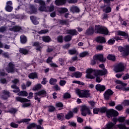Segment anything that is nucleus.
I'll list each match as a JSON object with an SVG mask.
<instances>
[{"instance_id":"f257e3e1","label":"nucleus","mask_w":129,"mask_h":129,"mask_svg":"<svg viewBox=\"0 0 129 129\" xmlns=\"http://www.w3.org/2000/svg\"><path fill=\"white\" fill-rule=\"evenodd\" d=\"M86 77L88 79H94L95 76H103L106 73V71L103 72L102 71H96L92 69H88L86 70Z\"/></svg>"},{"instance_id":"f03ea898","label":"nucleus","mask_w":129,"mask_h":129,"mask_svg":"<svg viewBox=\"0 0 129 129\" xmlns=\"http://www.w3.org/2000/svg\"><path fill=\"white\" fill-rule=\"evenodd\" d=\"M76 93L81 98H88L91 95L89 90H81L78 89L76 90Z\"/></svg>"},{"instance_id":"7ed1b4c3","label":"nucleus","mask_w":129,"mask_h":129,"mask_svg":"<svg viewBox=\"0 0 129 129\" xmlns=\"http://www.w3.org/2000/svg\"><path fill=\"white\" fill-rule=\"evenodd\" d=\"M95 31L97 34H102L103 35H108V29L104 26L100 25H95Z\"/></svg>"},{"instance_id":"20e7f679","label":"nucleus","mask_w":129,"mask_h":129,"mask_svg":"<svg viewBox=\"0 0 129 129\" xmlns=\"http://www.w3.org/2000/svg\"><path fill=\"white\" fill-rule=\"evenodd\" d=\"M96 60H98L100 62L102 63H104L106 61V58L103 57V54H96L93 57V59L91 60V65H95L96 64Z\"/></svg>"},{"instance_id":"39448f33","label":"nucleus","mask_w":129,"mask_h":129,"mask_svg":"<svg viewBox=\"0 0 129 129\" xmlns=\"http://www.w3.org/2000/svg\"><path fill=\"white\" fill-rule=\"evenodd\" d=\"M47 94V92L45 90H40L34 93V99L37 100L38 103L41 101V97H44Z\"/></svg>"},{"instance_id":"423d86ee","label":"nucleus","mask_w":129,"mask_h":129,"mask_svg":"<svg viewBox=\"0 0 129 129\" xmlns=\"http://www.w3.org/2000/svg\"><path fill=\"white\" fill-rule=\"evenodd\" d=\"M124 71V64L123 63L120 62L116 63L114 67V71L115 73H118L119 72H122Z\"/></svg>"},{"instance_id":"0eeeda50","label":"nucleus","mask_w":129,"mask_h":129,"mask_svg":"<svg viewBox=\"0 0 129 129\" xmlns=\"http://www.w3.org/2000/svg\"><path fill=\"white\" fill-rule=\"evenodd\" d=\"M118 51L122 52V55L124 57H126L129 55V45H125L124 47L120 46L118 47Z\"/></svg>"},{"instance_id":"6e6552de","label":"nucleus","mask_w":129,"mask_h":129,"mask_svg":"<svg viewBox=\"0 0 129 129\" xmlns=\"http://www.w3.org/2000/svg\"><path fill=\"white\" fill-rule=\"evenodd\" d=\"M8 66V67L6 68V70L8 73H15L16 71H18V69L15 68L14 62H9Z\"/></svg>"},{"instance_id":"1a4fd4ad","label":"nucleus","mask_w":129,"mask_h":129,"mask_svg":"<svg viewBox=\"0 0 129 129\" xmlns=\"http://www.w3.org/2000/svg\"><path fill=\"white\" fill-rule=\"evenodd\" d=\"M81 114L83 116H86L87 114L90 115V114H92L91 113V111H90V109L87 106H83L81 108Z\"/></svg>"},{"instance_id":"9d476101","label":"nucleus","mask_w":129,"mask_h":129,"mask_svg":"<svg viewBox=\"0 0 129 129\" xmlns=\"http://www.w3.org/2000/svg\"><path fill=\"white\" fill-rule=\"evenodd\" d=\"M106 115L108 118H110L112 116H117L118 115V112L113 109H110L106 111Z\"/></svg>"},{"instance_id":"9b49d317","label":"nucleus","mask_w":129,"mask_h":129,"mask_svg":"<svg viewBox=\"0 0 129 129\" xmlns=\"http://www.w3.org/2000/svg\"><path fill=\"white\" fill-rule=\"evenodd\" d=\"M113 91L110 89L107 90L104 93V98L105 100H110L111 96L113 95Z\"/></svg>"},{"instance_id":"f8f14e48","label":"nucleus","mask_w":129,"mask_h":129,"mask_svg":"<svg viewBox=\"0 0 129 129\" xmlns=\"http://www.w3.org/2000/svg\"><path fill=\"white\" fill-rule=\"evenodd\" d=\"M13 10H14V7H13V2L8 1L6 3L5 11H6V12H8L9 13H11L13 12Z\"/></svg>"},{"instance_id":"ddd939ff","label":"nucleus","mask_w":129,"mask_h":129,"mask_svg":"<svg viewBox=\"0 0 129 129\" xmlns=\"http://www.w3.org/2000/svg\"><path fill=\"white\" fill-rule=\"evenodd\" d=\"M10 96L11 92L8 91V90H4L2 91V95H1V98H2V99L7 100Z\"/></svg>"},{"instance_id":"4468645a","label":"nucleus","mask_w":129,"mask_h":129,"mask_svg":"<svg viewBox=\"0 0 129 129\" xmlns=\"http://www.w3.org/2000/svg\"><path fill=\"white\" fill-rule=\"evenodd\" d=\"M32 46L35 47V50L38 51L39 52H42V49L43 47L41 46V43L39 41H35L33 43Z\"/></svg>"},{"instance_id":"2eb2a0df","label":"nucleus","mask_w":129,"mask_h":129,"mask_svg":"<svg viewBox=\"0 0 129 129\" xmlns=\"http://www.w3.org/2000/svg\"><path fill=\"white\" fill-rule=\"evenodd\" d=\"M22 30L23 29L22 28V27L18 25L13 26L9 28V31H11V32H14L15 33L21 32V31H22Z\"/></svg>"},{"instance_id":"dca6fc26","label":"nucleus","mask_w":129,"mask_h":129,"mask_svg":"<svg viewBox=\"0 0 129 129\" xmlns=\"http://www.w3.org/2000/svg\"><path fill=\"white\" fill-rule=\"evenodd\" d=\"M67 34H68L73 37V36H77L78 35V32L75 29H68L67 30Z\"/></svg>"},{"instance_id":"f3484780","label":"nucleus","mask_w":129,"mask_h":129,"mask_svg":"<svg viewBox=\"0 0 129 129\" xmlns=\"http://www.w3.org/2000/svg\"><path fill=\"white\" fill-rule=\"evenodd\" d=\"M102 129H115V124L112 122H109L106 124V126Z\"/></svg>"},{"instance_id":"a211bd4d","label":"nucleus","mask_w":129,"mask_h":129,"mask_svg":"<svg viewBox=\"0 0 129 129\" xmlns=\"http://www.w3.org/2000/svg\"><path fill=\"white\" fill-rule=\"evenodd\" d=\"M15 99L16 101L21 102L22 103H23V102H30V101H31L30 100L25 98H22L21 97H16Z\"/></svg>"},{"instance_id":"6ab92c4d","label":"nucleus","mask_w":129,"mask_h":129,"mask_svg":"<svg viewBox=\"0 0 129 129\" xmlns=\"http://www.w3.org/2000/svg\"><path fill=\"white\" fill-rule=\"evenodd\" d=\"M70 12L73 13V14H75V13H80V9L77 6H73L70 8Z\"/></svg>"},{"instance_id":"aec40b11","label":"nucleus","mask_w":129,"mask_h":129,"mask_svg":"<svg viewBox=\"0 0 129 129\" xmlns=\"http://www.w3.org/2000/svg\"><path fill=\"white\" fill-rule=\"evenodd\" d=\"M95 88L97 91H100V92H102L105 90L106 88L104 86L101 85L100 84H97L95 86Z\"/></svg>"},{"instance_id":"412c9836","label":"nucleus","mask_w":129,"mask_h":129,"mask_svg":"<svg viewBox=\"0 0 129 129\" xmlns=\"http://www.w3.org/2000/svg\"><path fill=\"white\" fill-rule=\"evenodd\" d=\"M30 19L32 23L34 25H39V21H38V18L34 16H31L30 17Z\"/></svg>"},{"instance_id":"4be33fe9","label":"nucleus","mask_w":129,"mask_h":129,"mask_svg":"<svg viewBox=\"0 0 129 129\" xmlns=\"http://www.w3.org/2000/svg\"><path fill=\"white\" fill-rule=\"evenodd\" d=\"M42 41L45 43H50L51 42L52 39L49 36H44L42 37Z\"/></svg>"},{"instance_id":"5701e85b","label":"nucleus","mask_w":129,"mask_h":129,"mask_svg":"<svg viewBox=\"0 0 129 129\" xmlns=\"http://www.w3.org/2000/svg\"><path fill=\"white\" fill-rule=\"evenodd\" d=\"M28 42V39L27 37L25 36V35H22L20 36V43L21 44H26Z\"/></svg>"},{"instance_id":"b1692460","label":"nucleus","mask_w":129,"mask_h":129,"mask_svg":"<svg viewBox=\"0 0 129 129\" xmlns=\"http://www.w3.org/2000/svg\"><path fill=\"white\" fill-rule=\"evenodd\" d=\"M19 53L23 55H28L29 54V50L24 48H20L19 49Z\"/></svg>"},{"instance_id":"393cba45","label":"nucleus","mask_w":129,"mask_h":129,"mask_svg":"<svg viewBox=\"0 0 129 129\" xmlns=\"http://www.w3.org/2000/svg\"><path fill=\"white\" fill-rule=\"evenodd\" d=\"M117 35H118V36H122V37H125L126 39L128 38V34L125 33L124 31H119L117 32Z\"/></svg>"},{"instance_id":"a878e982","label":"nucleus","mask_w":129,"mask_h":129,"mask_svg":"<svg viewBox=\"0 0 129 129\" xmlns=\"http://www.w3.org/2000/svg\"><path fill=\"white\" fill-rule=\"evenodd\" d=\"M94 33V29L92 27H89L85 33V35H92Z\"/></svg>"},{"instance_id":"bb28decb","label":"nucleus","mask_w":129,"mask_h":129,"mask_svg":"<svg viewBox=\"0 0 129 129\" xmlns=\"http://www.w3.org/2000/svg\"><path fill=\"white\" fill-rule=\"evenodd\" d=\"M40 7L39 8V11L41 12H46V13H48V9H47V7H46V3H45V5H40Z\"/></svg>"},{"instance_id":"cd10ccee","label":"nucleus","mask_w":129,"mask_h":129,"mask_svg":"<svg viewBox=\"0 0 129 129\" xmlns=\"http://www.w3.org/2000/svg\"><path fill=\"white\" fill-rule=\"evenodd\" d=\"M29 78L30 79H38V75H37V73H31L28 76Z\"/></svg>"},{"instance_id":"c85d7f7f","label":"nucleus","mask_w":129,"mask_h":129,"mask_svg":"<svg viewBox=\"0 0 129 129\" xmlns=\"http://www.w3.org/2000/svg\"><path fill=\"white\" fill-rule=\"evenodd\" d=\"M67 0H56L55 3L56 6H62L66 4Z\"/></svg>"},{"instance_id":"c756f323","label":"nucleus","mask_w":129,"mask_h":129,"mask_svg":"<svg viewBox=\"0 0 129 129\" xmlns=\"http://www.w3.org/2000/svg\"><path fill=\"white\" fill-rule=\"evenodd\" d=\"M96 42L98 43H106V41H105V38L99 36L97 38Z\"/></svg>"},{"instance_id":"7c9ffc66","label":"nucleus","mask_w":129,"mask_h":129,"mask_svg":"<svg viewBox=\"0 0 129 129\" xmlns=\"http://www.w3.org/2000/svg\"><path fill=\"white\" fill-rule=\"evenodd\" d=\"M18 96L26 97L28 95V92L26 91H20L19 93L17 94Z\"/></svg>"},{"instance_id":"2f4dec72","label":"nucleus","mask_w":129,"mask_h":129,"mask_svg":"<svg viewBox=\"0 0 129 129\" xmlns=\"http://www.w3.org/2000/svg\"><path fill=\"white\" fill-rule=\"evenodd\" d=\"M99 67L103 69V70H96V71H102L103 72H104V71H106V74H104V75H106V74H107L108 73L107 70L105 69V67H104V64L102 63V64H99Z\"/></svg>"},{"instance_id":"473e14b6","label":"nucleus","mask_w":129,"mask_h":129,"mask_svg":"<svg viewBox=\"0 0 129 129\" xmlns=\"http://www.w3.org/2000/svg\"><path fill=\"white\" fill-rule=\"evenodd\" d=\"M42 87V85L41 84H38L33 87L32 90L33 91H38V90H40Z\"/></svg>"},{"instance_id":"72a5a7b5","label":"nucleus","mask_w":129,"mask_h":129,"mask_svg":"<svg viewBox=\"0 0 129 129\" xmlns=\"http://www.w3.org/2000/svg\"><path fill=\"white\" fill-rule=\"evenodd\" d=\"M58 12L59 14H65V13L68 12V9L66 8H60L58 9Z\"/></svg>"},{"instance_id":"f704fd0d","label":"nucleus","mask_w":129,"mask_h":129,"mask_svg":"<svg viewBox=\"0 0 129 129\" xmlns=\"http://www.w3.org/2000/svg\"><path fill=\"white\" fill-rule=\"evenodd\" d=\"M72 117H73V112L70 111L66 115V119H70V118H72Z\"/></svg>"},{"instance_id":"c9c22d12","label":"nucleus","mask_w":129,"mask_h":129,"mask_svg":"<svg viewBox=\"0 0 129 129\" xmlns=\"http://www.w3.org/2000/svg\"><path fill=\"white\" fill-rule=\"evenodd\" d=\"M63 40L64 42H70L72 40V36L70 35H66L64 37Z\"/></svg>"},{"instance_id":"e433bc0d","label":"nucleus","mask_w":129,"mask_h":129,"mask_svg":"<svg viewBox=\"0 0 129 129\" xmlns=\"http://www.w3.org/2000/svg\"><path fill=\"white\" fill-rule=\"evenodd\" d=\"M107 59L108 60H110L111 61H115V56L112 54H108L107 56Z\"/></svg>"},{"instance_id":"4c0bfd02","label":"nucleus","mask_w":129,"mask_h":129,"mask_svg":"<svg viewBox=\"0 0 129 129\" xmlns=\"http://www.w3.org/2000/svg\"><path fill=\"white\" fill-rule=\"evenodd\" d=\"M56 83H57V79L52 78H50L49 80L50 85H55Z\"/></svg>"},{"instance_id":"58836bf2","label":"nucleus","mask_w":129,"mask_h":129,"mask_svg":"<svg viewBox=\"0 0 129 129\" xmlns=\"http://www.w3.org/2000/svg\"><path fill=\"white\" fill-rule=\"evenodd\" d=\"M82 74H80L79 72H76L73 73V77H75L76 78H80L82 76Z\"/></svg>"},{"instance_id":"ea45409f","label":"nucleus","mask_w":129,"mask_h":129,"mask_svg":"<svg viewBox=\"0 0 129 129\" xmlns=\"http://www.w3.org/2000/svg\"><path fill=\"white\" fill-rule=\"evenodd\" d=\"M37 33L39 35H43L47 34V33H49V30L48 29H42L40 31H38Z\"/></svg>"},{"instance_id":"a19ab883","label":"nucleus","mask_w":129,"mask_h":129,"mask_svg":"<svg viewBox=\"0 0 129 129\" xmlns=\"http://www.w3.org/2000/svg\"><path fill=\"white\" fill-rule=\"evenodd\" d=\"M47 12H49V13H51V12H53V11H54L55 8L54 7V5L51 4L50 6L47 7Z\"/></svg>"},{"instance_id":"79ce46f5","label":"nucleus","mask_w":129,"mask_h":129,"mask_svg":"<svg viewBox=\"0 0 129 129\" xmlns=\"http://www.w3.org/2000/svg\"><path fill=\"white\" fill-rule=\"evenodd\" d=\"M56 117L58 119H59V120L62 121L63 119H64V114L62 113L57 114Z\"/></svg>"},{"instance_id":"37998d69","label":"nucleus","mask_w":129,"mask_h":129,"mask_svg":"<svg viewBox=\"0 0 129 129\" xmlns=\"http://www.w3.org/2000/svg\"><path fill=\"white\" fill-rule=\"evenodd\" d=\"M103 12H105L106 14H108V13H111V8L109 6H107L105 9L103 10Z\"/></svg>"},{"instance_id":"c03bdc74","label":"nucleus","mask_w":129,"mask_h":129,"mask_svg":"<svg viewBox=\"0 0 129 129\" xmlns=\"http://www.w3.org/2000/svg\"><path fill=\"white\" fill-rule=\"evenodd\" d=\"M119 129H129V127H126L124 124H120L118 125Z\"/></svg>"},{"instance_id":"a18cd8bd","label":"nucleus","mask_w":129,"mask_h":129,"mask_svg":"<svg viewBox=\"0 0 129 129\" xmlns=\"http://www.w3.org/2000/svg\"><path fill=\"white\" fill-rule=\"evenodd\" d=\"M48 108V111L49 112H53V111H55V109H56V108H55V107H54V106H47Z\"/></svg>"},{"instance_id":"49530a36","label":"nucleus","mask_w":129,"mask_h":129,"mask_svg":"<svg viewBox=\"0 0 129 129\" xmlns=\"http://www.w3.org/2000/svg\"><path fill=\"white\" fill-rule=\"evenodd\" d=\"M59 24H60V25H67V26H68L69 22L68 20H60Z\"/></svg>"},{"instance_id":"de8ad7c7","label":"nucleus","mask_w":129,"mask_h":129,"mask_svg":"<svg viewBox=\"0 0 129 129\" xmlns=\"http://www.w3.org/2000/svg\"><path fill=\"white\" fill-rule=\"evenodd\" d=\"M77 53L76 49H70L69 50V53L70 55H75Z\"/></svg>"},{"instance_id":"09e8293b","label":"nucleus","mask_w":129,"mask_h":129,"mask_svg":"<svg viewBox=\"0 0 129 129\" xmlns=\"http://www.w3.org/2000/svg\"><path fill=\"white\" fill-rule=\"evenodd\" d=\"M96 76V82H97L98 83H100L101 81H102V78L99 76H95V77Z\"/></svg>"},{"instance_id":"8fccbe9b","label":"nucleus","mask_w":129,"mask_h":129,"mask_svg":"<svg viewBox=\"0 0 129 129\" xmlns=\"http://www.w3.org/2000/svg\"><path fill=\"white\" fill-rule=\"evenodd\" d=\"M123 106H128L129 105V100H125L121 103Z\"/></svg>"},{"instance_id":"3c124183","label":"nucleus","mask_w":129,"mask_h":129,"mask_svg":"<svg viewBox=\"0 0 129 129\" xmlns=\"http://www.w3.org/2000/svg\"><path fill=\"white\" fill-rule=\"evenodd\" d=\"M57 40L58 43H63V36L59 35L57 37Z\"/></svg>"},{"instance_id":"603ef678","label":"nucleus","mask_w":129,"mask_h":129,"mask_svg":"<svg viewBox=\"0 0 129 129\" xmlns=\"http://www.w3.org/2000/svg\"><path fill=\"white\" fill-rule=\"evenodd\" d=\"M34 3L39 4L40 5H45V1L42 0H34Z\"/></svg>"},{"instance_id":"864d4df0","label":"nucleus","mask_w":129,"mask_h":129,"mask_svg":"<svg viewBox=\"0 0 129 129\" xmlns=\"http://www.w3.org/2000/svg\"><path fill=\"white\" fill-rule=\"evenodd\" d=\"M36 127V123H32L30 124L27 127V129H32L33 127Z\"/></svg>"},{"instance_id":"5fc2aeb1","label":"nucleus","mask_w":129,"mask_h":129,"mask_svg":"<svg viewBox=\"0 0 129 129\" xmlns=\"http://www.w3.org/2000/svg\"><path fill=\"white\" fill-rule=\"evenodd\" d=\"M73 83H76L77 84H79V85H82L83 86H84L85 85V84L83 82H80V81H73Z\"/></svg>"},{"instance_id":"6e6d98bb","label":"nucleus","mask_w":129,"mask_h":129,"mask_svg":"<svg viewBox=\"0 0 129 129\" xmlns=\"http://www.w3.org/2000/svg\"><path fill=\"white\" fill-rule=\"evenodd\" d=\"M0 83L2 84H7L8 83V81L5 78H2L0 79Z\"/></svg>"},{"instance_id":"4d7b16f0","label":"nucleus","mask_w":129,"mask_h":129,"mask_svg":"<svg viewBox=\"0 0 129 129\" xmlns=\"http://www.w3.org/2000/svg\"><path fill=\"white\" fill-rule=\"evenodd\" d=\"M124 120H125V117H119L117 119V121H119V122H123Z\"/></svg>"},{"instance_id":"13d9d810","label":"nucleus","mask_w":129,"mask_h":129,"mask_svg":"<svg viewBox=\"0 0 129 129\" xmlns=\"http://www.w3.org/2000/svg\"><path fill=\"white\" fill-rule=\"evenodd\" d=\"M71 98V95H70V94L68 93H65L63 95V98H64L65 99H67L68 98Z\"/></svg>"},{"instance_id":"bf43d9fd","label":"nucleus","mask_w":129,"mask_h":129,"mask_svg":"<svg viewBox=\"0 0 129 129\" xmlns=\"http://www.w3.org/2000/svg\"><path fill=\"white\" fill-rule=\"evenodd\" d=\"M99 111H100V109L97 108H94L93 110V112L94 114H98Z\"/></svg>"},{"instance_id":"052dcab7","label":"nucleus","mask_w":129,"mask_h":129,"mask_svg":"<svg viewBox=\"0 0 129 129\" xmlns=\"http://www.w3.org/2000/svg\"><path fill=\"white\" fill-rule=\"evenodd\" d=\"M106 111H107L106 107H102L100 109V112H101V113H106Z\"/></svg>"},{"instance_id":"680f3d73","label":"nucleus","mask_w":129,"mask_h":129,"mask_svg":"<svg viewBox=\"0 0 129 129\" xmlns=\"http://www.w3.org/2000/svg\"><path fill=\"white\" fill-rule=\"evenodd\" d=\"M10 125L12 127H14V128H18V127L19 126V124H16L15 122H12L11 123Z\"/></svg>"},{"instance_id":"e2e57ef3","label":"nucleus","mask_w":129,"mask_h":129,"mask_svg":"<svg viewBox=\"0 0 129 129\" xmlns=\"http://www.w3.org/2000/svg\"><path fill=\"white\" fill-rule=\"evenodd\" d=\"M88 103H89L90 105H91V107L93 108L94 106H95V102L93 101H90L88 102Z\"/></svg>"},{"instance_id":"0e129e2a","label":"nucleus","mask_w":129,"mask_h":129,"mask_svg":"<svg viewBox=\"0 0 129 129\" xmlns=\"http://www.w3.org/2000/svg\"><path fill=\"white\" fill-rule=\"evenodd\" d=\"M12 83H13V84L17 85V84H18V83H20V80L18 79H15L12 80Z\"/></svg>"},{"instance_id":"69168bd1","label":"nucleus","mask_w":129,"mask_h":129,"mask_svg":"<svg viewBox=\"0 0 129 129\" xmlns=\"http://www.w3.org/2000/svg\"><path fill=\"white\" fill-rule=\"evenodd\" d=\"M65 84H66V81L60 80L59 81V85H60V86H64V85H65Z\"/></svg>"},{"instance_id":"338daca9","label":"nucleus","mask_w":129,"mask_h":129,"mask_svg":"<svg viewBox=\"0 0 129 129\" xmlns=\"http://www.w3.org/2000/svg\"><path fill=\"white\" fill-rule=\"evenodd\" d=\"M115 108L117 110H121V109H122V106H121V105H118L115 106Z\"/></svg>"},{"instance_id":"774afa93","label":"nucleus","mask_w":129,"mask_h":129,"mask_svg":"<svg viewBox=\"0 0 129 129\" xmlns=\"http://www.w3.org/2000/svg\"><path fill=\"white\" fill-rule=\"evenodd\" d=\"M17 111V109H15V108H12L10 110H9V112H10V113H16Z\"/></svg>"}]
</instances>
